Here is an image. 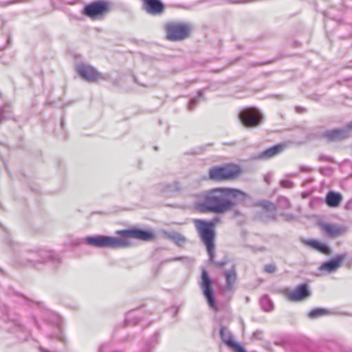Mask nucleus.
Returning <instances> with one entry per match:
<instances>
[{
  "mask_svg": "<svg viewBox=\"0 0 352 352\" xmlns=\"http://www.w3.org/2000/svg\"><path fill=\"white\" fill-rule=\"evenodd\" d=\"M244 191L230 187H217L201 192L196 202V208L203 213L222 214L237 206H243L250 199Z\"/></svg>",
  "mask_w": 352,
  "mask_h": 352,
  "instance_id": "nucleus-1",
  "label": "nucleus"
},
{
  "mask_svg": "<svg viewBox=\"0 0 352 352\" xmlns=\"http://www.w3.org/2000/svg\"><path fill=\"white\" fill-rule=\"evenodd\" d=\"M116 234L122 237L108 235H94L85 237L84 241L86 244L98 248L122 249L130 248L133 245L132 241L128 238H133L142 241H151L155 236L153 232L136 227L118 230L116 232Z\"/></svg>",
  "mask_w": 352,
  "mask_h": 352,
  "instance_id": "nucleus-2",
  "label": "nucleus"
},
{
  "mask_svg": "<svg viewBox=\"0 0 352 352\" xmlns=\"http://www.w3.org/2000/svg\"><path fill=\"white\" fill-rule=\"evenodd\" d=\"M61 262L60 257L50 250L40 248L27 250L16 255L13 259V265L18 267H37L38 264L50 263L56 265Z\"/></svg>",
  "mask_w": 352,
  "mask_h": 352,
  "instance_id": "nucleus-3",
  "label": "nucleus"
},
{
  "mask_svg": "<svg viewBox=\"0 0 352 352\" xmlns=\"http://www.w3.org/2000/svg\"><path fill=\"white\" fill-rule=\"evenodd\" d=\"M194 225L201 242L205 245L208 254V261L216 267H222L226 264V260L216 261L214 260L215 229L208 226L207 220L195 219Z\"/></svg>",
  "mask_w": 352,
  "mask_h": 352,
  "instance_id": "nucleus-4",
  "label": "nucleus"
},
{
  "mask_svg": "<svg viewBox=\"0 0 352 352\" xmlns=\"http://www.w3.org/2000/svg\"><path fill=\"white\" fill-rule=\"evenodd\" d=\"M239 173L240 168L236 165L215 166L209 169L208 178L214 182L226 181L234 178Z\"/></svg>",
  "mask_w": 352,
  "mask_h": 352,
  "instance_id": "nucleus-5",
  "label": "nucleus"
},
{
  "mask_svg": "<svg viewBox=\"0 0 352 352\" xmlns=\"http://www.w3.org/2000/svg\"><path fill=\"white\" fill-rule=\"evenodd\" d=\"M241 123L246 128H255L263 121V115L256 107H247L240 111L238 115Z\"/></svg>",
  "mask_w": 352,
  "mask_h": 352,
  "instance_id": "nucleus-6",
  "label": "nucleus"
},
{
  "mask_svg": "<svg viewBox=\"0 0 352 352\" xmlns=\"http://www.w3.org/2000/svg\"><path fill=\"white\" fill-rule=\"evenodd\" d=\"M166 38L170 41H179L186 38L190 32V27L183 23L170 22L166 24Z\"/></svg>",
  "mask_w": 352,
  "mask_h": 352,
  "instance_id": "nucleus-7",
  "label": "nucleus"
},
{
  "mask_svg": "<svg viewBox=\"0 0 352 352\" xmlns=\"http://www.w3.org/2000/svg\"><path fill=\"white\" fill-rule=\"evenodd\" d=\"M110 9V4L104 0H96L86 5L82 13L94 20L103 16Z\"/></svg>",
  "mask_w": 352,
  "mask_h": 352,
  "instance_id": "nucleus-8",
  "label": "nucleus"
},
{
  "mask_svg": "<svg viewBox=\"0 0 352 352\" xmlns=\"http://www.w3.org/2000/svg\"><path fill=\"white\" fill-rule=\"evenodd\" d=\"M76 70L78 75L87 82H94L98 79H107L108 78V74L99 73L94 67L85 63L78 65Z\"/></svg>",
  "mask_w": 352,
  "mask_h": 352,
  "instance_id": "nucleus-9",
  "label": "nucleus"
},
{
  "mask_svg": "<svg viewBox=\"0 0 352 352\" xmlns=\"http://www.w3.org/2000/svg\"><path fill=\"white\" fill-rule=\"evenodd\" d=\"M323 233L329 238H335L345 234L347 229L344 226L335 225L329 223L322 222L320 224Z\"/></svg>",
  "mask_w": 352,
  "mask_h": 352,
  "instance_id": "nucleus-10",
  "label": "nucleus"
},
{
  "mask_svg": "<svg viewBox=\"0 0 352 352\" xmlns=\"http://www.w3.org/2000/svg\"><path fill=\"white\" fill-rule=\"evenodd\" d=\"M143 7L148 14L153 16L162 14L165 10V5L161 0H143Z\"/></svg>",
  "mask_w": 352,
  "mask_h": 352,
  "instance_id": "nucleus-11",
  "label": "nucleus"
},
{
  "mask_svg": "<svg viewBox=\"0 0 352 352\" xmlns=\"http://www.w3.org/2000/svg\"><path fill=\"white\" fill-rule=\"evenodd\" d=\"M345 258L344 254H338L334 258L323 262L319 267L320 271L331 273L336 271L341 265Z\"/></svg>",
  "mask_w": 352,
  "mask_h": 352,
  "instance_id": "nucleus-12",
  "label": "nucleus"
},
{
  "mask_svg": "<svg viewBox=\"0 0 352 352\" xmlns=\"http://www.w3.org/2000/svg\"><path fill=\"white\" fill-rule=\"evenodd\" d=\"M285 296L291 301H300L305 299L310 295L308 287H296V289L290 292L288 287L284 290Z\"/></svg>",
  "mask_w": 352,
  "mask_h": 352,
  "instance_id": "nucleus-13",
  "label": "nucleus"
},
{
  "mask_svg": "<svg viewBox=\"0 0 352 352\" xmlns=\"http://www.w3.org/2000/svg\"><path fill=\"white\" fill-rule=\"evenodd\" d=\"M321 136L329 142L340 141L347 138L346 129L342 128L326 131L321 134Z\"/></svg>",
  "mask_w": 352,
  "mask_h": 352,
  "instance_id": "nucleus-14",
  "label": "nucleus"
},
{
  "mask_svg": "<svg viewBox=\"0 0 352 352\" xmlns=\"http://www.w3.org/2000/svg\"><path fill=\"white\" fill-rule=\"evenodd\" d=\"M302 242L304 244L322 254L325 255H330L331 254V249L327 244L322 243L316 239H304Z\"/></svg>",
  "mask_w": 352,
  "mask_h": 352,
  "instance_id": "nucleus-15",
  "label": "nucleus"
},
{
  "mask_svg": "<svg viewBox=\"0 0 352 352\" xmlns=\"http://www.w3.org/2000/svg\"><path fill=\"white\" fill-rule=\"evenodd\" d=\"M286 148L285 144H278L266 148L258 154V157L263 160L272 158L281 153Z\"/></svg>",
  "mask_w": 352,
  "mask_h": 352,
  "instance_id": "nucleus-16",
  "label": "nucleus"
},
{
  "mask_svg": "<svg viewBox=\"0 0 352 352\" xmlns=\"http://www.w3.org/2000/svg\"><path fill=\"white\" fill-rule=\"evenodd\" d=\"M342 196L340 192L329 191L325 197V203L331 208L338 207L342 201Z\"/></svg>",
  "mask_w": 352,
  "mask_h": 352,
  "instance_id": "nucleus-17",
  "label": "nucleus"
},
{
  "mask_svg": "<svg viewBox=\"0 0 352 352\" xmlns=\"http://www.w3.org/2000/svg\"><path fill=\"white\" fill-rule=\"evenodd\" d=\"M164 236L166 239L171 240L177 245L182 247L187 241L186 238L182 234L175 231H166Z\"/></svg>",
  "mask_w": 352,
  "mask_h": 352,
  "instance_id": "nucleus-18",
  "label": "nucleus"
},
{
  "mask_svg": "<svg viewBox=\"0 0 352 352\" xmlns=\"http://www.w3.org/2000/svg\"><path fill=\"white\" fill-rule=\"evenodd\" d=\"M258 205L263 208L264 212L267 213V216L270 219H275L276 215V208L274 204L268 201H261L258 203Z\"/></svg>",
  "mask_w": 352,
  "mask_h": 352,
  "instance_id": "nucleus-19",
  "label": "nucleus"
},
{
  "mask_svg": "<svg viewBox=\"0 0 352 352\" xmlns=\"http://www.w3.org/2000/svg\"><path fill=\"white\" fill-rule=\"evenodd\" d=\"M206 98L204 96V89H199L197 91V94L196 96L192 98L188 104V109L189 111H193L196 106L201 102V101H205Z\"/></svg>",
  "mask_w": 352,
  "mask_h": 352,
  "instance_id": "nucleus-20",
  "label": "nucleus"
},
{
  "mask_svg": "<svg viewBox=\"0 0 352 352\" xmlns=\"http://www.w3.org/2000/svg\"><path fill=\"white\" fill-rule=\"evenodd\" d=\"M224 276L226 280V286H233L236 280V271L235 266L224 272Z\"/></svg>",
  "mask_w": 352,
  "mask_h": 352,
  "instance_id": "nucleus-21",
  "label": "nucleus"
},
{
  "mask_svg": "<svg viewBox=\"0 0 352 352\" xmlns=\"http://www.w3.org/2000/svg\"><path fill=\"white\" fill-rule=\"evenodd\" d=\"M204 294L208 301V303L209 306L214 309L217 310V307L214 299V291L212 289L213 287H204Z\"/></svg>",
  "mask_w": 352,
  "mask_h": 352,
  "instance_id": "nucleus-22",
  "label": "nucleus"
},
{
  "mask_svg": "<svg viewBox=\"0 0 352 352\" xmlns=\"http://www.w3.org/2000/svg\"><path fill=\"white\" fill-rule=\"evenodd\" d=\"M220 336L223 342L229 347L234 342V341L232 340V333L226 327H221L220 330Z\"/></svg>",
  "mask_w": 352,
  "mask_h": 352,
  "instance_id": "nucleus-23",
  "label": "nucleus"
},
{
  "mask_svg": "<svg viewBox=\"0 0 352 352\" xmlns=\"http://www.w3.org/2000/svg\"><path fill=\"white\" fill-rule=\"evenodd\" d=\"M181 188V184L177 181H174L172 183L163 185L162 191L164 193H172L179 191Z\"/></svg>",
  "mask_w": 352,
  "mask_h": 352,
  "instance_id": "nucleus-24",
  "label": "nucleus"
},
{
  "mask_svg": "<svg viewBox=\"0 0 352 352\" xmlns=\"http://www.w3.org/2000/svg\"><path fill=\"white\" fill-rule=\"evenodd\" d=\"M140 316V314L139 309H135V310L130 311L126 314V316L125 318V323L132 324H137L139 321Z\"/></svg>",
  "mask_w": 352,
  "mask_h": 352,
  "instance_id": "nucleus-25",
  "label": "nucleus"
},
{
  "mask_svg": "<svg viewBox=\"0 0 352 352\" xmlns=\"http://www.w3.org/2000/svg\"><path fill=\"white\" fill-rule=\"evenodd\" d=\"M329 311L323 308H316L310 311L308 314V317L311 319H316L323 316L327 315Z\"/></svg>",
  "mask_w": 352,
  "mask_h": 352,
  "instance_id": "nucleus-26",
  "label": "nucleus"
},
{
  "mask_svg": "<svg viewBox=\"0 0 352 352\" xmlns=\"http://www.w3.org/2000/svg\"><path fill=\"white\" fill-rule=\"evenodd\" d=\"M12 107L9 104L0 107V124L6 119L11 118Z\"/></svg>",
  "mask_w": 352,
  "mask_h": 352,
  "instance_id": "nucleus-27",
  "label": "nucleus"
},
{
  "mask_svg": "<svg viewBox=\"0 0 352 352\" xmlns=\"http://www.w3.org/2000/svg\"><path fill=\"white\" fill-rule=\"evenodd\" d=\"M261 306L265 311H270L273 309V303L266 295L263 296L260 299Z\"/></svg>",
  "mask_w": 352,
  "mask_h": 352,
  "instance_id": "nucleus-28",
  "label": "nucleus"
},
{
  "mask_svg": "<svg viewBox=\"0 0 352 352\" xmlns=\"http://www.w3.org/2000/svg\"><path fill=\"white\" fill-rule=\"evenodd\" d=\"M45 320L51 322H55L58 326H59V317L56 314L52 312L50 310L45 309V314L44 316ZM58 329H60V327H58Z\"/></svg>",
  "mask_w": 352,
  "mask_h": 352,
  "instance_id": "nucleus-29",
  "label": "nucleus"
},
{
  "mask_svg": "<svg viewBox=\"0 0 352 352\" xmlns=\"http://www.w3.org/2000/svg\"><path fill=\"white\" fill-rule=\"evenodd\" d=\"M10 323L13 326V329H14L13 331L14 333L18 331H23V333H25L24 336H21L20 335H17V336L19 337V339L25 340L27 337L28 333L25 332L23 327L21 325L19 322L18 320H12V321H10Z\"/></svg>",
  "mask_w": 352,
  "mask_h": 352,
  "instance_id": "nucleus-30",
  "label": "nucleus"
},
{
  "mask_svg": "<svg viewBox=\"0 0 352 352\" xmlns=\"http://www.w3.org/2000/svg\"><path fill=\"white\" fill-rule=\"evenodd\" d=\"M201 286H212L210 277L206 269L201 270Z\"/></svg>",
  "mask_w": 352,
  "mask_h": 352,
  "instance_id": "nucleus-31",
  "label": "nucleus"
},
{
  "mask_svg": "<svg viewBox=\"0 0 352 352\" xmlns=\"http://www.w3.org/2000/svg\"><path fill=\"white\" fill-rule=\"evenodd\" d=\"M264 272L267 274H274L276 272V267L273 263L267 264L263 267Z\"/></svg>",
  "mask_w": 352,
  "mask_h": 352,
  "instance_id": "nucleus-32",
  "label": "nucleus"
},
{
  "mask_svg": "<svg viewBox=\"0 0 352 352\" xmlns=\"http://www.w3.org/2000/svg\"><path fill=\"white\" fill-rule=\"evenodd\" d=\"M221 221L219 217H215L210 220H207L208 226L211 227L212 229H215V226Z\"/></svg>",
  "mask_w": 352,
  "mask_h": 352,
  "instance_id": "nucleus-33",
  "label": "nucleus"
},
{
  "mask_svg": "<svg viewBox=\"0 0 352 352\" xmlns=\"http://www.w3.org/2000/svg\"><path fill=\"white\" fill-rule=\"evenodd\" d=\"M6 243L9 245L10 246V248H12L13 249V250H16V248L19 246V245L16 243H15L12 239L10 236H6Z\"/></svg>",
  "mask_w": 352,
  "mask_h": 352,
  "instance_id": "nucleus-34",
  "label": "nucleus"
},
{
  "mask_svg": "<svg viewBox=\"0 0 352 352\" xmlns=\"http://www.w3.org/2000/svg\"><path fill=\"white\" fill-rule=\"evenodd\" d=\"M230 347L232 348L235 351V352H246L240 344L235 342Z\"/></svg>",
  "mask_w": 352,
  "mask_h": 352,
  "instance_id": "nucleus-35",
  "label": "nucleus"
},
{
  "mask_svg": "<svg viewBox=\"0 0 352 352\" xmlns=\"http://www.w3.org/2000/svg\"><path fill=\"white\" fill-rule=\"evenodd\" d=\"M230 347L232 348L235 351V352H246L240 344L235 342Z\"/></svg>",
  "mask_w": 352,
  "mask_h": 352,
  "instance_id": "nucleus-36",
  "label": "nucleus"
},
{
  "mask_svg": "<svg viewBox=\"0 0 352 352\" xmlns=\"http://www.w3.org/2000/svg\"><path fill=\"white\" fill-rule=\"evenodd\" d=\"M278 202L280 204H283L285 208H289L290 206L289 199L285 197H280Z\"/></svg>",
  "mask_w": 352,
  "mask_h": 352,
  "instance_id": "nucleus-37",
  "label": "nucleus"
},
{
  "mask_svg": "<svg viewBox=\"0 0 352 352\" xmlns=\"http://www.w3.org/2000/svg\"><path fill=\"white\" fill-rule=\"evenodd\" d=\"M280 185L284 188H291L292 186V182L289 180L283 179L280 182Z\"/></svg>",
  "mask_w": 352,
  "mask_h": 352,
  "instance_id": "nucleus-38",
  "label": "nucleus"
},
{
  "mask_svg": "<svg viewBox=\"0 0 352 352\" xmlns=\"http://www.w3.org/2000/svg\"><path fill=\"white\" fill-rule=\"evenodd\" d=\"M109 346L107 344H102L100 348L99 352H109Z\"/></svg>",
  "mask_w": 352,
  "mask_h": 352,
  "instance_id": "nucleus-39",
  "label": "nucleus"
},
{
  "mask_svg": "<svg viewBox=\"0 0 352 352\" xmlns=\"http://www.w3.org/2000/svg\"><path fill=\"white\" fill-rule=\"evenodd\" d=\"M344 129H346V137L349 136V132L350 131H352V121L351 122H349V124H347V125L344 127Z\"/></svg>",
  "mask_w": 352,
  "mask_h": 352,
  "instance_id": "nucleus-40",
  "label": "nucleus"
},
{
  "mask_svg": "<svg viewBox=\"0 0 352 352\" xmlns=\"http://www.w3.org/2000/svg\"><path fill=\"white\" fill-rule=\"evenodd\" d=\"M320 161H327V162H331V157L325 156V155H320L319 157Z\"/></svg>",
  "mask_w": 352,
  "mask_h": 352,
  "instance_id": "nucleus-41",
  "label": "nucleus"
},
{
  "mask_svg": "<svg viewBox=\"0 0 352 352\" xmlns=\"http://www.w3.org/2000/svg\"><path fill=\"white\" fill-rule=\"evenodd\" d=\"M300 170L302 172H309L311 170V168L309 166H301L300 167Z\"/></svg>",
  "mask_w": 352,
  "mask_h": 352,
  "instance_id": "nucleus-42",
  "label": "nucleus"
},
{
  "mask_svg": "<svg viewBox=\"0 0 352 352\" xmlns=\"http://www.w3.org/2000/svg\"><path fill=\"white\" fill-rule=\"evenodd\" d=\"M219 289V291L221 292H225L226 291H230L232 287H218Z\"/></svg>",
  "mask_w": 352,
  "mask_h": 352,
  "instance_id": "nucleus-43",
  "label": "nucleus"
},
{
  "mask_svg": "<svg viewBox=\"0 0 352 352\" xmlns=\"http://www.w3.org/2000/svg\"><path fill=\"white\" fill-rule=\"evenodd\" d=\"M19 1H20L19 0H12L10 1L5 2L3 4V6H8V5H10L11 3H17V2H19Z\"/></svg>",
  "mask_w": 352,
  "mask_h": 352,
  "instance_id": "nucleus-44",
  "label": "nucleus"
},
{
  "mask_svg": "<svg viewBox=\"0 0 352 352\" xmlns=\"http://www.w3.org/2000/svg\"><path fill=\"white\" fill-rule=\"evenodd\" d=\"M296 111L298 113H302V112L305 111V109L303 107H296Z\"/></svg>",
  "mask_w": 352,
  "mask_h": 352,
  "instance_id": "nucleus-45",
  "label": "nucleus"
},
{
  "mask_svg": "<svg viewBox=\"0 0 352 352\" xmlns=\"http://www.w3.org/2000/svg\"><path fill=\"white\" fill-rule=\"evenodd\" d=\"M187 259L186 257H176L175 258H173L171 261H179V260H184Z\"/></svg>",
  "mask_w": 352,
  "mask_h": 352,
  "instance_id": "nucleus-46",
  "label": "nucleus"
},
{
  "mask_svg": "<svg viewBox=\"0 0 352 352\" xmlns=\"http://www.w3.org/2000/svg\"><path fill=\"white\" fill-rule=\"evenodd\" d=\"M64 124H65V118L63 116L62 118H61V122H60V125H61V127L63 128L64 127Z\"/></svg>",
  "mask_w": 352,
  "mask_h": 352,
  "instance_id": "nucleus-47",
  "label": "nucleus"
},
{
  "mask_svg": "<svg viewBox=\"0 0 352 352\" xmlns=\"http://www.w3.org/2000/svg\"><path fill=\"white\" fill-rule=\"evenodd\" d=\"M297 286L305 287V286H308V285L307 283H300V284L298 285Z\"/></svg>",
  "mask_w": 352,
  "mask_h": 352,
  "instance_id": "nucleus-48",
  "label": "nucleus"
},
{
  "mask_svg": "<svg viewBox=\"0 0 352 352\" xmlns=\"http://www.w3.org/2000/svg\"><path fill=\"white\" fill-rule=\"evenodd\" d=\"M265 180L267 183H269V177H265Z\"/></svg>",
  "mask_w": 352,
  "mask_h": 352,
  "instance_id": "nucleus-49",
  "label": "nucleus"
},
{
  "mask_svg": "<svg viewBox=\"0 0 352 352\" xmlns=\"http://www.w3.org/2000/svg\"><path fill=\"white\" fill-rule=\"evenodd\" d=\"M258 250H260V251H263L265 250V248L261 247Z\"/></svg>",
  "mask_w": 352,
  "mask_h": 352,
  "instance_id": "nucleus-50",
  "label": "nucleus"
},
{
  "mask_svg": "<svg viewBox=\"0 0 352 352\" xmlns=\"http://www.w3.org/2000/svg\"><path fill=\"white\" fill-rule=\"evenodd\" d=\"M0 274H3V271L1 267H0Z\"/></svg>",
  "mask_w": 352,
  "mask_h": 352,
  "instance_id": "nucleus-51",
  "label": "nucleus"
},
{
  "mask_svg": "<svg viewBox=\"0 0 352 352\" xmlns=\"http://www.w3.org/2000/svg\"><path fill=\"white\" fill-rule=\"evenodd\" d=\"M55 337L58 338H60V339H62V338H61L60 336H58V335H57V336H55Z\"/></svg>",
  "mask_w": 352,
  "mask_h": 352,
  "instance_id": "nucleus-52",
  "label": "nucleus"
},
{
  "mask_svg": "<svg viewBox=\"0 0 352 352\" xmlns=\"http://www.w3.org/2000/svg\"><path fill=\"white\" fill-rule=\"evenodd\" d=\"M41 351H42L43 352H44V350H43V349H41Z\"/></svg>",
  "mask_w": 352,
  "mask_h": 352,
  "instance_id": "nucleus-53",
  "label": "nucleus"
}]
</instances>
